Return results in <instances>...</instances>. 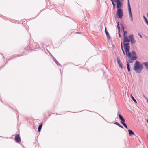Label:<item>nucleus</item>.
<instances>
[{"label":"nucleus","mask_w":148,"mask_h":148,"mask_svg":"<svg viewBox=\"0 0 148 148\" xmlns=\"http://www.w3.org/2000/svg\"><path fill=\"white\" fill-rule=\"evenodd\" d=\"M131 57H130L133 60H135L137 58L136 54L134 51L130 53Z\"/></svg>","instance_id":"nucleus-5"},{"label":"nucleus","mask_w":148,"mask_h":148,"mask_svg":"<svg viewBox=\"0 0 148 148\" xmlns=\"http://www.w3.org/2000/svg\"><path fill=\"white\" fill-rule=\"evenodd\" d=\"M123 31V37L126 36L125 35L127 34V31H125V30Z\"/></svg>","instance_id":"nucleus-21"},{"label":"nucleus","mask_w":148,"mask_h":148,"mask_svg":"<svg viewBox=\"0 0 148 148\" xmlns=\"http://www.w3.org/2000/svg\"><path fill=\"white\" fill-rule=\"evenodd\" d=\"M143 17H144V18L145 21L146 23H147V24L148 25V20L146 19V18L144 16Z\"/></svg>","instance_id":"nucleus-23"},{"label":"nucleus","mask_w":148,"mask_h":148,"mask_svg":"<svg viewBox=\"0 0 148 148\" xmlns=\"http://www.w3.org/2000/svg\"><path fill=\"white\" fill-rule=\"evenodd\" d=\"M119 119L121 120V123H122V122H124L125 121V120L124 119V118L120 114H119Z\"/></svg>","instance_id":"nucleus-10"},{"label":"nucleus","mask_w":148,"mask_h":148,"mask_svg":"<svg viewBox=\"0 0 148 148\" xmlns=\"http://www.w3.org/2000/svg\"><path fill=\"white\" fill-rule=\"evenodd\" d=\"M127 4L128 6V8L129 10V17L131 18V20L132 21H133V17L132 13L131 11V8L130 5V4L129 0H127Z\"/></svg>","instance_id":"nucleus-4"},{"label":"nucleus","mask_w":148,"mask_h":148,"mask_svg":"<svg viewBox=\"0 0 148 148\" xmlns=\"http://www.w3.org/2000/svg\"><path fill=\"white\" fill-rule=\"evenodd\" d=\"M110 0L111 1L112 3V4L113 6V8L114 9L115 7V4L113 3V0Z\"/></svg>","instance_id":"nucleus-20"},{"label":"nucleus","mask_w":148,"mask_h":148,"mask_svg":"<svg viewBox=\"0 0 148 148\" xmlns=\"http://www.w3.org/2000/svg\"><path fill=\"white\" fill-rule=\"evenodd\" d=\"M143 66L142 64L139 62L136 61L134 65L133 69L137 73H140L142 72Z\"/></svg>","instance_id":"nucleus-1"},{"label":"nucleus","mask_w":148,"mask_h":148,"mask_svg":"<svg viewBox=\"0 0 148 148\" xmlns=\"http://www.w3.org/2000/svg\"><path fill=\"white\" fill-rule=\"evenodd\" d=\"M127 70L129 71H130V66L129 65V63L128 62H127Z\"/></svg>","instance_id":"nucleus-15"},{"label":"nucleus","mask_w":148,"mask_h":148,"mask_svg":"<svg viewBox=\"0 0 148 148\" xmlns=\"http://www.w3.org/2000/svg\"><path fill=\"white\" fill-rule=\"evenodd\" d=\"M118 126H119V127H121V128H123V127L120 124L118 125Z\"/></svg>","instance_id":"nucleus-25"},{"label":"nucleus","mask_w":148,"mask_h":148,"mask_svg":"<svg viewBox=\"0 0 148 148\" xmlns=\"http://www.w3.org/2000/svg\"><path fill=\"white\" fill-rule=\"evenodd\" d=\"M122 29H123V31L124 30V27H123V26H122Z\"/></svg>","instance_id":"nucleus-28"},{"label":"nucleus","mask_w":148,"mask_h":148,"mask_svg":"<svg viewBox=\"0 0 148 148\" xmlns=\"http://www.w3.org/2000/svg\"><path fill=\"white\" fill-rule=\"evenodd\" d=\"M119 37H121V35L120 34V32H119Z\"/></svg>","instance_id":"nucleus-27"},{"label":"nucleus","mask_w":148,"mask_h":148,"mask_svg":"<svg viewBox=\"0 0 148 148\" xmlns=\"http://www.w3.org/2000/svg\"><path fill=\"white\" fill-rule=\"evenodd\" d=\"M117 17L121 18L123 16V11L121 8L117 9Z\"/></svg>","instance_id":"nucleus-3"},{"label":"nucleus","mask_w":148,"mask_h":148,"mask_svg":"<svg viewBox=\"0 0 148 148\" xmlns=\"http://www.w3.org/2000/svg\"><path fill=\"white\" fill-rule=\"evenodd\" d=\"M147 123H148V119L147 120Z\"/></svg>","instance_id":"nucleus-29"},{"label":"nucleus","mask_w":148,"mask_h":148,"mask_svg":"<svg viewBox=\"0 0 148 148\" xmlns=\"http://www.w3.org/2000/svg\"><path fill=\"white\" fill-rule=\"evenodd\" d=\"M122 124L127 129V126L125 123L124 122H122Z\"/></svg>","instance_id":"nucleus-19"},{"label":"nucleus","mask_w":148,"mask_h":148,"mask_svg":"<svg viewBox=\"0 0 148 148\" xmlns=\"http://www.w3.org/2000/svg\"><path fill=\"white\" fill-rule=\"evenodd\" d=\"M117 62L118 64H119V66L121 68H122V64L121 63V61L119 59L117 58Z\"/></svg>","instance_id":"nucleus-11"},{"label":"nucleus","mask_w":148,"mask_h":148,"mask_svg":"<svg viewBox=\"0 0 148 148\" xmlns=\"http://www.w3.org/2000/svg\"><path fill=\"white\" fill-rule=\"evenodd\" d=\"M14 139L17 142H19L21 140L19 135L18 134L16 135L15 136Z\"/></svg>","instance_id":"nucleus-7"},{"label":"nucleus","mask_w":148,"mask_h":148,"mask_svg":"<svg viewBox=\"0 0 148 148\" xmlns=\"http://www.w3.org/2000/svg\"><path fill=\"white\" fill-rule=\"evenodd\" d=\"M42 123H41V124L39 125L38 128V131L39 132H40L41 130V129L42 128Z\"/></svg>","instance_id":"nucleus-13"},{"label":"nucleus","mask_w":148,"mask_h":148,"mask_svg":"<svg viewBox=\"0 0 148 148\" xmlns=\"http://www.w3.org/2000/svg\"><path fill=\"white\" fill-rule=\"evenodd\" d=\"M105 32L107 36H109V34L108 32L106 31V27L105 28Z\"/></svg>","instance_id":"nucleus-16"},{"label":"nucleus","mask_w":148,"mask_h":148,"mask_svg":"<svg viewBox=\"0 0 148 148\" xmlns=\"http://www.w3.org/2000/svg\"><path fill=\"white\" fill-rule=\"evenodd\" d=\"M129 38L130 39V41H131V42L132 44L135 43L136 42V41L135 40L132 35H131L129 36Z\"/></svg>","instance_id":"nucleus-8"},{"label":"nucleus","mask_w":148,"mask_h":148,"mask_svg":"<svg viewBox=\"0 0 148 148\" xmlns=\"http://www.w3.org/2000/svg\"><path fill=\"white\" fill-rule=\"evenodd\" d=\"M130 62L131 63H132V61Z\"/></svg>","instance_id":"nucleus-30"},{"label":"nucleus","mask_w":148,"mask_h":148,"mask_svg":"<svg viewBox=\"0 0 148 148\" xmlns=\"http://www.w3.org/2000/svg\"><path fill=\"white\" fill-rule=\"evenodd\" d=\"M123 43H126L130 41V39H129L127 36L123 37Z\"/></svg>","instance_id":"nucleus-9"},{"label":"nucleus","mask_w":148,"mask_h":148,"mask_svg":"<svg viewBox=\"0 0 148 148\" xmlns=\"http://www.w3.org/2000/svg\"><path fill=\"white\" fill-rule=\"evenodd\" d=\"M143 64H144L145 66L147 67V68L148 69V62L144 63Z\"/></svg>","instance_id":"nucleus-14"},{"label":"nucleus","mask_w":148,"mask_h":148,"mask_svg":"<svg viewBox=\"0 0 148 148\" xmlns=\"http://www.w3.org/2000/svg\"><path fill=\"white\" fill-rule=\"evenodd\" d=\"M121 49L122 50V51H123V53L125 55V52H124V50H123V48L122 43V42H121Z\"/></svg>","instance_id":"nucleus-18"},{"label":"nucleus","mask_w":148,"mask_h":148,"mask_svg":"<svg viewBox=\"0 0 148 148\" xmlns=\"http://www.w3.org/2000/svg\"><path fill=\"white\" fill-rule=\"evenodd\" d=\"M128 132L129 133V135L130 136H132V135H135L134 133L132 131L130 130H128Z\"/></svg>","instance_id":"nucleus-12"},{"label":"nucleus","mask_w":148,"mask_h":148,"mask_svg":"<svg viewBox=\"0 0 148 148\" xmlns=\"http://www.w3.org/2000/svg\"><path fill=\"white\" fill-rule=\"evenodd\" d=\"M114 1L116 2L117 3V7L118 9L121 8V4L119 1V0H114Z\"/></svg>","instance_id":"nucleus-6"},{"label":"nucleus","mask_w":148,"mask_h":148,"mask_svg":"<svg viewBox=\"0 0 148 148\" xmlns=\"http://www.w3.org/2000/svg\"><path fill=\"white\" fill-rule=\"evenodd\" d=\"M114 124L117 125L118 126V125H119V124L117 122H116L114 123Z\"/></svg>","instance_id":"nucleus-24"},{"label":"nucleus","mask_w":148,"mask_h":148,"mask_svg":"<svg viewBox=\"0 0 148 148\" xmlns=\"http://www.w3.org/2000/svg\"><path fill=\"white\" fill-rule=\"evenodd\" d=\"M123 46L125 50L126 54L128 57H130L131 55L130 52V44L128 42L123 43Z\"/></svg>","instance_id":"nucleus-2"},{"label":"nucleus","mask_w":148,"mask_h":148,"mask_svg":"<svg viewBox=\"0 0 148 148\" xmlns=\"http://www.w3.org/2000/svg\"><path fill=\"white\" fill-rule=\"evenodd\" d=\"M117 27H118V31L119 32H120V27L119 26V22L118 23Z\"/></svg>","instance_id":"nucleus-22"},{"label":"nucleus","mask_w":148,"mask_h":148,"mask_svg":"<svg viewBox=\"0 0 148 148\" xmlns=\"http://www.w3.org/2000/svg\"><path fill=\"white\" fill-rule=\"evenodd\" d=\"M138 35L140 36L141 38H142V36L141 35L140 33H138Z\"/></svg>","instance_id":"nucleus-26"},{"label":"nucleus","mask_w":148,"mask_h":148,"mask_svg":"<svg viewBox=\"0 0 148 148\" xmlns=\"http://www.w3.org/2000/svg\"><path fill=\"white\" fill-rule=\"evenodd\" d=\"M131 97L132 99L133 100V101L135 102L136 103H137V101H136V100L134 98V97H133V96L131 95Z\"/></svg>","instance_id":"nucleus-17"},{"label":"nucleus","mask_w":148,"mask_h":148,"mask_svg":"<svg viewBox=\"0 0 148 148\" xmlns=\"http://www.w3.org/2000/svg\"><path fill=\"white\" fill-rule=\"evenodd\" d=\"M147 101V102H148V100Z\"/></svg>","instance_id":"nucleus-31"}]
</instances>
